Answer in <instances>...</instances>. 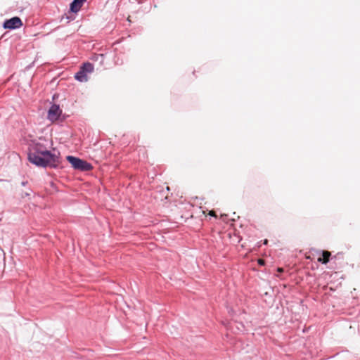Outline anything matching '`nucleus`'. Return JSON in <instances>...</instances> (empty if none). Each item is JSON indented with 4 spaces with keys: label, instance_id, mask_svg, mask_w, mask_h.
I'll return each instance as SVG.
<instances>
[{
    "label": "nucleus",
    "instance_id": "2",
    "mask_svg": "<svg viewBox=\"0 0 360 360\" xmlns=\"http://www.w3.org/2000/svg\"><path fill=\"white\" fill-rule=\"evenodd\" d=\"M67 160L72 165L75 169H78L82 172H87L92 169V166L90 163L78 158L68 155L67 156Z\"/></svg>",
    "mask_w": 360,
    "mask_h": 360
},
{
    "label": "nucleus",
    "instance_id": "3",
    "mask_svg": "<svg viewBox=\"0 0 360 360\" xmlns=\"http://www.w3.org/2000/svg\"><path fill=\"white\" fill-rule=\"evenodd\" d=\"M62 113L58 105L53 104L48 110L47 118L51 121L55 122L58 120Z\"/></svg>",
    "mask_w": 360,
    "mask_h": 360
},
{
    "label": "nucleus",
    "instance_id": "1",
    "mask_svg": "<svg viewBox=\"0 0 360 360\" xmlns=\"http://www.w3.org/2000/svg\"><path fill=\"white\" fill-rule=\"evenodd\" d=\"M28 160L32 164L41 167L56 168L60 163L59 153L56 154L51 152L41 144H36L30 150Z\"/></svg>",
    "mask_w": 360,
    "mask_h": 360
},
{
    "label": "nucleus",
    "instance_id": "9",
    "mask_svg": "<svg viewBox=\"0 0 360 360\" xmlns=\"http://www.w3.org/2000/svg\"><path fill=\"white\" fill-rule=\"evenodd\" d=\"M209 214L210 216H212V217H216V214H215V212L214 210H211L210 212H209Z\"/></svg>",
    "mask_w": 360,
    "mask_h": 360
},
{
    "label": "nucleus",
    "instance_id": "6",
    "mask_svg": "<svg viewBox=\"0 0 360 360\" xmlns=\"http://www.w3.org/2000/svg\"><path fill=\"white\" fill-rule=\"evenodd\" d=\"M75 78L81 82H85L88 80L87 75L80 68L79 70L75 74Z\"/></svg>",
    "mask_w": 360,
    "mask_h": 360
},
{
    "label": "nucleus",
    "instance_id": "8",
    "mask_svg": "<svg viewBox=\"0 0 360 360\" xmlns=\"http://www.w3.org/2000/svg\"><path fill=\"white\" fill-rule=\"evenodd\" d=\"M81 68L86 75L88 73H91L94 71V65L90 63H84Z\"/></svg>",
    "mask_w": 360,
    "mask_h": 360
},
{
    "label": "nucleus",
    "instance_id": "11",
    "mask_svg": "<svg viewBox=\"0 0 360 360\" xmlns=\"http://www.w3.org/2000/svg\"><path fill=\"white\" fill-rule=\"evenodd\" d=\"M263 243H264V245H267V243H268V240H267V239H265V240H264Z\"/></svg>",
    "mask_w": 360,
    "mask_h": 360
},
{
    "label": "nucleus",
    "instance_id": "10",
    "mask_svg": "<svg viewBox=\"0 0 360 360\" xmlns=\"http://www.w3.org/2000/svg\"><path fill=\"white\" fill-rule=\"evenodd\" d=\"M258 263H259V264H262H262H264V260H262V259H259Z\"/></svg>",
    "mask_w": 360,
    "mask_h": 360
},
{
    "label": "nucleus",
    "instance_id": "5",
    "mask_svg": "<svg viewBox=\"0 0 360 360\" xmlns=\"http://www.w3.org/2000/svg\"><path fill=\"white\" fill-rule=\"evenodd\" d=\"M86 0H73L70 4V9L72 13H77Z\"/></svg>",
    "mask_w": 360,
    "mask_h": 360
},
{
    "label": "nucleus",
    "instance_id": "13",
    "mask_svg": "<svg viewBox=\"0 0 360 360\" xmlns=\"http://www.w3.org/2000/svg\"><path fill=\"white\" fill-rule=\"evenodd\" d=\"M193 217V215H192L191 214H188V215H187V216H186V218H188V217Z\"/></svg>",
    "mask_w": 360,
    "mask_h": 360
},
{
    "label": "nucleus",
    "instance_id": "7",
    "mask_svg": "<svg viewBox=\"0 0 360 360\" xmlns=\"http://www.w3.org/2000/svg\"><path fill=\"white\" fill-rule=\"evenodd\" d=\"M330 255L331 253L329 251L323 250L322 252L323 257H319L317 260L322 264H327L329 262Z\"/></svg>",
    "mask_w": 360,
    "mask_h": 360
},
{
    "label": "nucleus",
    "instance_id": "12",
    "mask_svg": "<svg viewBox=\"0 0 360 360\" xmlns=\"http://www.w3.org/2000/svg\"><path fill=\"white\" fill-rule=\"evenodd\" d=\"M283 269H282V268H278V271H279V272H283Z\"/></svg>",
    "mask_w": 360,
    "mask_h": 360
},
{
    "label": "nucleus",
    "instance_id": "14",
    "mask_svg": "<svg viewBox=\"0 0 360 360\" xmlns=\"http://www.w3.org/2000/svg\"><path fill=\"white\" fill-rule=\"evenodd\" d=\"M186 207H191V205L190 204H186Z\"/></svg>",
    "mask_w": 360,
    "mask_h": 360
},
{
    "label": "nucleus",
    "instance_id": "4",
    "mask_svg": "<svg viewBox=\"0 0 360 360\" xmlns=\"http://www.w3.org/2000/svg\"><path fill=\"white\" fill-rule=\"evenodd\" d=\"M22 25V22L20 18L18 17H13L5 20L3 26L5 29L14 30L20 27Z\"/></svg>",
    "mask_w": 360,
    "mask_h": 360
}]
</instances>
